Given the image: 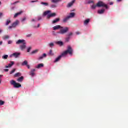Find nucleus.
Wrapping results in <instances>:
<instances>
[{
	"mask_svg": "<svg viewBox=\"0 0 128 128\" xmlns=\"http://www.w3.org/2000/svg\"><path fill=\"white\" fill-rule=\"evenodd\" d=\"M54 30H60V34H66L70 31V28L68 27H64L60 26H56L53 28Z\"/></svg>",
	"mask_w": 128,
	"mask_h": 128,
	"instance_id": "nucleus-1",
	"label": "nucleus"
},
{
	"mask_svg": "<svg viewBox=\"0 0 128 128\" xmlns=\"http://www.w3.org/2000/svg\"><path fill=\"white\" fill-rule=\"evenodd\" d=\"M68 54H72V48L70 46H68L67 50L64 52L60 56L56 58L54 62H60L62 56H66Z\"/></svg>",
	"mask_w": 128,
	"mask_h": 128,
	"instance_id": "nucleus-2",
	"label": "nucleus"
},
{
	"mask_svg": "<svg viewBox=\"0 0 128 128\" xmlns=\"http://www.w3.org/2000/svg\"><path fill=\"white\" fill-rule=\"evenodd\" d=\"M16 44H20V48L21 50H24L26 48V42L24 40H18L16 42Z\"/></svg>",
	"mask_w": 128,
	"mask_h": 128,
	"instance_id": "nucleus-3",
	"label": "nucleus"
},
{
	"mask_svg": "<svg viewBox=\"0 0 128 128\" xmlns=\"http://www.w3.org/2000/svg\"><path fill=\"white\" fill-rule=\"evenodd\" d=\"M20 24V21L16 20L14 22L11 26L8 27V30H12V28H16Z\"/></svg>",
	"mask_w": 128,
	"mask_h": 128,
	"instance_id": "nucleus-4",
	"label": "nucleus"
},
{
	"mask_svg": "<svg viewBox=\"0 0 128 128\" xmlns=\"http://www.w3.org/2000/svg\"><path fill=\"white\" fill-rule=\"evenodd\" d=\"M10 84L12 86H14V88H22V85L20 84L16 83V82L14 80L10 82Z\"/></svg>",
	"mask_w": 128,
	"mask_h": 128,
	"instance_id": "nucleus-5",
	"label": "nucleus"
},
{
	"mask_svg": "<svg viewBox=\"0 0 128 128\" xmlns=\"http://www.w3.org/2000/svg\"><path fill=\"white\" fill-rule=\"evenodd\" d=\"M97 8H106L108 9V5L105 4L104 3L102 2H99L97 4Z\"/></svg>",
	"mask_w": 128,
	"mask_h": 128,
	"instance_id": "nucleus-6",
	"label": "nucleus"
},
{
	"mask_svg": "<svg viewBox=\"0 0 128 128\" xmlns=\"http://www.w3.org/2000/svg\"><path fill=\"white\" fill-rule=\"evenodd\" d=\"M20 53L16 52L12 54L10 56V58H12V56H14V58H20Z\"/></svg>",
	"mask_w": 128,
	"mask_h": 128,
	"instance_id": "nucleus-7",
	"label": "nucleus"
},
{
	"mask_svg": "<svg viewBox=\"0 0 128 128\" xmlns=\"http://www.w3.org/2000/svg\"><path fill=\"white\" fill-rule=\"evenodd\" d=\"M55 16H56V14L53 13V14H51L48 15L47 18L48 20H50V18H54Z\"/></svg>",
	"mask_w": 128,
	"mask_h": 128,
	"instance_id": "nucleus-8",
	"label": "nucleus"
},
{
	"mask_svg": "<svg viewBox=\"0 0 128 128\" xmlns=\"http://www.w3.org/2000/svg\"><path fill=\"white\" fill-rule=\"evenodd\" d=\"M60 22V18H57L52 21V24H58V22Z\"/></svg>",
	"mask_w": 128,
	"mask_h": 128,
	"instance_id": "nucleus-9",
	"label": "nucleus"
},
{
	"mask_svg": "<svg viewBox=\"0 0 128 128\" xmlns=\"http://www.w3.org/2000/svg\"><path fill=\"white\" fill-rule=\"evenodd\" d=\"M70 17L67 16L66 18H65L63 20H62V22L64 24H66V22H68V21L70 20Z\"/></svg>",
	"mask_w": 128,
	"mask_h": 128,
	"instance_id": "nucleus-10",
	"label": "nucleus"
},
{
	"mask_svg": "<svg viewBox=\"0 0 128 128\" xmlns=\"http://www.w3.org/2000/svg\"><path fill=\"white\" fill-rule=\"evenodd\" d=\"M14 64V62H11L10 64H8V66H6V68H12Z\"/></svg>",
	"mask_w": 128,
	"mask_h": 128,
	"instance_id": "nucleus-11",
	"label": "nucleus"
},
{
	"mask_svg": "<svg viewBox=\"0 0 128 128\" xmlns=\"http://www.w3.org/2000/svg\"><path fill=\"white\" fill-rule=\"evenodd\" d=\"M22 12H24L21 11L18 13H16V14H15V15L14 16V18H18V16H20V14H22Z\"/></svg>",
	"mask_w": 128,
	"mask_h": 128,
	"instance_id": "nucleus-12",
	"label": "nucleus"
},
{
	"mask_svg": "<svg viewBox=\"0 0 128 128\" xmlns=\"http://www.w3.org/2000/svg\"><path fill=\"white\" fill-rule=\"evenodd\" d=\"M74 16H76V13H74V12L70 13V16H68V17L70 18H74Z\"/></svg>",
	"mask_w": 128,
	"mask_h": 128,
	"instance_id": "nucleus-13",
	"label": "nucleus"
},
{
	"mask_svg": "<svg viewBox=\"0 0 128 128\" xmlns=\"http://www.w3.org/2000/svg\"><path fill=\"white\" fill-rule=\"evenodd\" d=\"M74 2H76V0H73L71 2H70L68 4V8H71V6H74Z\"/></svg>",
	"mask_w": 128,
	"mask_h": 128,
	"instance_id": "nucleus-14",
	"label": "nucleus"
},
{
	"mask_svg": "<svg viewBox=\"0 0 128 128\" xmlns=\"http://www.w3.org/2000/svg\"><path fill=\"white\" fill-rule=\"evenodd\" d=\"M44 65L43 64H39L37 66H36V68H44Z\"/></svg>",
	"mask_w": 128,
	"mask_h": 128,
	"instance_id": "nucleus-15",
	"label": "nucleus"
},
{
	"mask_svg": "<svg viewBox=\"0 0 128 128\" xmlns=\"http://www.w3.org/2000/svg\"><path fill=\"white\" fill-rule=\"evenodd\" d=\"M104 12H106V10L104 9H102V10H98V14H104Z\"/></svg>",
	"mask_w": 128,
	"mask_h": 128,
	"instance_id": "nucleus-16",
	"label": "nucleus"
},
{
	"mask_svg": "<svg viewBox=\"0 0 128 128\" xmlns=\"http://www.w3.org/2000/svg\"><path fill=\"white\" fill-rule=\"evenodd\" d=\"M44 58H46V54H44L42 56H40L38 58L39 60H44Z\"/></svg>",
	"mask_w": 128,
	"mask_h": 128,
	"instance_id": "nucleus-17",
	"label": "nucleus"
},
{
	"mask_svg": "<svg viewBox=\"0 0 128 128\" xmlns=\"http://www.w3.org/2000/svg\"><path fill=\"white\" fill-rule=\"evenodd\" d=\"M24 76H22V77H20L18 79V82H22L24 81Z\"/></svg>",
	"mask_w": 128,
	"mask_h": 128,
	"instance_id": "nucleus-18",
	"label": "nucleus"
},
{
	"mask_svg": "<svg viewBox=\"0 0 128 128\" xmlns=\"http://www.w3.org/2000/svg\"><path fill=\"white\" fill-rule=\"evenodd\" d=\"M62 0H52V2L54 4H58V2H62Z\"/></svg>",
	"mask_w": 128,
	"mask_h": 128,
	"instance_id": "nucleus-19",
	"label": "nucleus"
},
{
	"mask_svg": "<svg viewBox=\"0 0 128 128\" xmlns=\"http://www.w3.org/2000/svg\"><path fill=\"white\" fill-rule=\"evenodd\" d=\"M50 11L45 12L43 14V16H48V14H50Z\"/></svg>",
	"mask_w": 128,
	"mask_h": 128,
	"instance_id": "nucleus-20",
	"label": "nucleus"
},
{
	"mask_svg": "<svg viewBox=\"0 0 128 128\" xmlns=\"http://www.w3.org/2000/svg\"><path fill=\"white\" fill-rule=\"evenodd\" d=\"M56 44H58V46H64V43L62 42H56Z\"/></svg>",
	"mask_w": 128,
	"mask_h": 128,
	"instance_id": "nucleus-21",
	"label": "nucleus"
},
{
	"mask_svg": "<svg viewBox=\"0 0 128 128\" xmlns=\"http://www.w3.org/2000/svg\"><path fill=\"white\" fill-rule=\"evenodd\" d=\"M10 24H12V21L10 20H7L6 24V26H8Z\"/></svg>",
	"mask_w": 128,
	"mask_h": 128,
	"instance_id": "nucleus-22",
	"label": "nucleus"
},
{
	"mask_svg": "<svg viewBox=\"0 0 128 128\" xmlns=\"http://www.w3.org/2000/svg\"><path fill=\"white\" fill-rule=\"evenodd\" d=\"M90 23V19H87L84 22V24L88 25Z\"/></svg>",
	"mask_w": 128,
	"mask_h": 128,
	"instance_id": "nucleus-23",
	"label": "nucleus"
},
{
	"mask_svg": "<svg viewBox=\"0 0 128 128\" xmlns=\"http://www.w3.org/2000/svg\"><path fill=\"white\" fill-rule=\"evenodd\" d=\"M18 76H22V73H17L15 74L14 77L15 78H18Z\"/></svg>",
	"mask_w": 128,
	"mask_h": 128,
	"instance_id": "nucleus-24",
	"label": "nucleus"
},
{
	"mask_svg": "<svg viewBox=\"0 0 128 128\" xmlns=\"http://www.w3.org/2000/svg\"><path fill=\"white\" fill-rule=\"evenodd\" d=\"M41 4H42V6H48V3L47 2H41Z\"/></svg>",
	"mask_w": 128,
	"mask_h": 128,
	"instance_id": "nucleus-25",
	"label": "nucleus"
},
{
	"mask_svg": "<svg viewBox=\"0 0 128 128\" xmlns=\"http://www.w3.org/2000/svg\"><path fill=\"white\" fill-rule=\"evenodd\" d=\"M2 60H8V55H4L2 57Z\"/></svg>",
	"mask_w": 128,
	"mask_h": 128,
	"instance_id": "nucleus-26",
	"label": "nucleus"
},
{
	"mask_svg": "<svg viewBox=\"0 0 128 128\" xmlns=\"http://www.w3.org/2000/svg\"><path fill=\"white\" fill-rule=\"evenodd\" d=\"M3 40H8L10 38V36H5L2 38Z\"/></svg>",
	"mask_w": 128,
	"mask_h": 128,
	"instance_id": "nucleus-27",
	"label": "nucleus"
},
{
	"mask_svg": "<svg viewBox=\"0 0 128 128\" xmlns=\"http://www.w3.org/2000/svg\"><path fill=\"white\" fill-rule=\"evenodd\" d=\"M48 46H50V48H54V44L53 42L50 43L48 44Z\"/></svg>",
	"mask_w": 128,
	"mask_h": 128,
	"instance_id": "nucleus-28",
	"label": "nucleus"
},
{
	"mask_svg": "<svg viewBox=\"0 0 128 128\" xmlns=\"http://www.w3.org/2000/svg\"><path fill=\"white\" fill-rule=\"evenodd\" d=\"M28 64V61L25 60V61H24V62H22V66H27Z\"/></svg>",
	"mask_w": 128,
	"mask_h": 128,
	"instance_id": "nucleus-29",
	"label": "nucleus"
},
{
	"mask_svg": "<svg viewBox=\"0 0 128 128\" xmlns=\"http://www.w3.org/2000/svg\"><path fill=\"white\" fill-rule=\"evenodd\" d=\"M48 54L50 56H54V54L52 52V50H50Z\"/></svg>",
	"mask_w": 128,
	"mask_h": 128,
	"instance_id": "nucleus-30",
	"label": "nucleus"
},
{
	"mask_svg": "<svg viewBox=\"0 0 128 128\" xmlns=\"http://www.w3.org/2000/svg\"><path fill=\"white\" fill-rule=\"evenodd\" d=\"M97 7H98V4H96V5H93L92 6V10H96V8Z\"/></svg>",
	"mask_w": 128,
	"mask_h": 128,
	"instance_id": "nucleus-31",
	"label": "nucleus"
},
{
	"mask_svg": "<svg viewBox=\"0 0 128 128\" xmlns=\"http://www.w3.org/2000/svg\"><path fill=\"white\" fill-rule=\"evenodd\" d=\"M4 102L2 100H0V106H4Z\"/></svg>",
	"mask_w": 128,
	"mask_h": 128,
	"instance_id": "nucleus-32",
	"label": "nucleus"
},
{
	"mask_svg": "<svg viewBox=\"0 0 128 128\" xmlns=\"http://www.w3.org/2000/svg\"><path fill=\"white\" fill-rule=\"evenodd\" d=\"M57 7H58V6L56 4H52L51 6L52 8H56Z\"/></svg>",
	"mask_w": 128,
	"mask_h": 128,
	"instance_id": "nucleus-33",
	"label": "nucleus"
},
{
	"mask_svg": "<svg viewBox=\"0 0 128 128\" xmlns=\"http://www.w3.org/2000/svg\"><path fill=\"white\" fill-rule=\"evenodd\" d=\"M74 34L72 32H70L68 34V36L70 38V36H72Z\"/></svg>",
	"mask_w": 128,
	"mask_h": 128,
	"instance_id": "nucleus-34",
	"label": "nucleus"
},
{
	"mask_svg": "<svg viewBox=\"0 0 128 128\" xmlns=\"http://www.w3.org/2000/svg\"><path fill=\"white\" fill-rule=\"evenodd\" d=\"M34 74H35L34 72H30V76H32V77H34Z\"/></svg>",
	"mask_w": 128,
	"mask_h": 128,
	"instance_id": "nucleus-35",
	"label": "nucleus"
},
{
	"mask_svg": "<svg viewBox=\"0 0 128 128\" xmlns=\"http://www.w3.org/2000/svg\"><path fill=\"white\" fill-rule=\"evenodd\" d=\"M16 72V69L13 70L10 72V74H14V72Z\"/></svg>",
	"mask_w": 128,
	"mask_h": 128,
	"instance_id": "nucleus-36",
	"label": "nucleus"
},
{
	"mask_svg": "<svg viewBox=\"0 0 128 128\" xmlns=\"http://www.w3.org/2000/svg\"><path fill=\"white\" fill-rule=\"evenodd\" d=\"M31 50H32V47H30V48L27 50L28 52H30Z\"/></svg>",
	"mask_w": 128,
	"mask_h": 128,
	"instance_id": "nucleus-37",
	"label": "nucleus"
},
{
	"mask_svg": "<svg viewBox=\"0 0 128 128\" xmlns=\"http://www.w3.org/2000/svg\"><path fill=\"white\" fill-rule=\"evenodd\" d=\"M70 37H68V38H66V42H70Z\"/></svg>",
	"mask_w": 128,
	"mask_h": 128,
	"instance_id": "nucleus-38",
	"label": "nucleus"
},
{
	"mask_svg": "<svg viewBox=\"0 0 128 128\" xmlns=\"http://www.w3.org/2000/svg\"><path fill=\"white\" fill-rule=\"evenodd\" d=\"M26 18H23V19L22 20V22H26Z\"/></svg>",
	"mask_w": 128,
	"mask_h": 128,
	"instance_id": "nucleus-39",
	"label": "nucleus"
},
{
	"mask_svg": "<svg viewBox=\"0 0 128 128\" xmlns=\"http://www.w3.org/2000/svg\"><path fill=\"white\" fill-rule=\"evenodd\" d=\"M42 16H39L38 18V21L40 22V20H42Z\"/></svg>",
	"mask_w": 128,
	"mask_h": 128,
	"instance_id": "nucleus-40",
	"label": "nucleus"
},
{
	"mask_svg": "<svg viewBox=\"0 0 128 128\" xmlns=\"http://www.w3.org/2000/svg\"><path fill=\"white\" fill-rule=\"evenodd\" d=\"M38 52V50H34L32 52V54H36V52Z\"/></svg>",
	"mask_w": 128,
	"mask_h": 128,
	"instance_id": "nucleus-41",
	"label": "nucleus"
},
{
	"mask_svg": "<svg viewBox=\"0 0 128 128\" xmlns=\"http://www.w3.org/2000/svg\"><path fill=\"white\" fill-rule=\"evenodd\" d=\"M12 44V41L10 40L8 42V44Z\"/></svg>",
	"mask_w": 128,
	"mask_h": 128,
	"instance_id": "nucleus-42",
	"label": "nucleus"
},
{
	"mask_svg": "<svg viewBox=\"0 0 128 128\" xmlns=\"http://www.w3.org/2000/svg\"><path fill=\"white\" fill-rule=\"evenodd\" d=\"M18 2H20L18 1L16 2H14V3L12 4V5L16 4H18Z\"/></svg>",
	"mask_w": 128,
	"mask_h": 128,
	"instance_id": "nucleus-43",
	"label": "nucleus"
},
{
	"mask_svg": "<svg viewBox=\"0 0 128 128\" xmlns=\"http://www.w3.org/2000/svg\"><path fill=\"white\" fill-rule=\"evenodd\" d=\"M38 0H36V1H32L31 2V3L32 4H34V2H38Z\"/></svg>",
	"mask_w": 128,
	"mask_h": 128,
	"instance_id": "nucleus-44",
	"label": "nucleus"
},
{
	"mask_svg": "<svg viewBox=\"0 0 128 128\" xmlns=\"http://www.w3.org/2000/svg\"><path fill=\"white\" fill-rule=\"evenodd\" d=\"M36 72V69H32L31 70V72Z\"/></svg>",
	"mask_w": 128,
	"mask_h": 128,
	"instance_id": "nucleus-45",
	"label": "nucleus"
},
{
	"mask_svg": "<svg viewBox=\"0 0 128 128\" xmlns=\"http://www.w3.org/2000/svg\"><path fill=\"white\" fill-rule=\"evenodd\" d=\"M26 66H27L29 70H30V65L27 64Z\"/></svg>",
	"mask_w": 128,
	"mask_h": 128,
	"instance_id": "nucleus-46",
	"label": "nucleus"
},
{
	"mask_svg": "<svg viewBox=\"0 0 128 128\" xmlns=\"http://www.w3.org/2000/svg\"><path fill=\"white\" fill-rule=\"evenodd\" d=\"M76 34H77V36H78V35L80 34V32H76Z\"/></svg>",
	"mask_w": 128,
	"mask_h": 128,
	"instance_id": "nucleus-47",
	"label": "nucleus"
},
{
	"mask_svg": "<svg viewBox=\"0 0 128 128\" xmlns=\"http://www.w3.org/2000/svg\"><path fill=\"white\" fill-rule=\"evenodd\" d=\"M4 72H8V69H5Z\"/></svg>",
	"mask_w": 128,
	"mask_h": 128,
	"instance_id": "nucleus-48",
	"label": "nucleus"
},
{
	"mask_svg": "<svg viewBox=\"0 0 128 128\" xmlns=\"http://www.w3.org/2000/svg\"><path fill=\"white\" fill-rule=\"evenodd\" d=\"M94 3V1H90L88 2V4H93Z\"/></svg>",
	"mask_w": 128,
	"mask_h": 128,
	"instance_id": "nucleus-49",
	"label": "nucleus"
},
{
	"mask_svg": "<svg viewBox=\"0 0 128 128\" xmlns=\"http://www.w3.org/2000/svg\"><path fill=\"white\" fill-rule=\"evenodd\" d=\"M2 44H3L2 41L0 42V46H2Z\"/></svg>",
	"mask_w": 128,
	"mask_h": 128,
	"instance_id": "nucleus-50",
	"label": "nucleus"
},
{
	"mask_svg": "<svg viewBox=\"0 0 128 128\" xmlns=\"http://www.w3.org/2000/svg\"><path fill=\"white\" fill-rule=\"evenodd\" d=\"M122 0H117V2H120Z\"/></svg>",
	"mask_w": 128,
	"mask_h": 128,
	"instance_id": "nucleus-51",
	"label": "nucleus"
},
{
	"mask_svg": "<svg viewBox=\"0 0 128 128\" xmlns=\"http://www.w3.org/2000/svg\"><path fill=\"white\" fill-rule=\"evenodd\" d=\"M1 16H2V13H0V18H1Z\"/></svg>",
	"mask_w": 128,
	"mask_h": 128,
	"instance_id": "nucleus-52",
	"label": "nucleus"
},
{
	"mask_svg": "<svg viewBox=\"0 0 128 128\" xmlns=\"http://www.w3.org/2000/svg\"><path fill=\"white\" fill-rule=\"evenodd\" d=\"M40 26V24H38L37 28H38Z\"/></svg>",
	"mask_w": 128,
	"mask_h": 128,
	"instance_id": "nucleus-53",
	"label": "nucleus"
},
{
	"mask_svg": "<svg viewBox=\"0 0 128 128\" xmlns=\"http://www.w3.org/2000/svg\"><path fill=\"white\" fill-rule=\"evenodd\" d=\"M2 30H0V34H2Z\"/></svg>",
	"mask_w": 128,
	"mask_h": 128,
	"instance_id": "nucleus-54",
	"label": "nucleus"
},
{
	"mask_svg": "<svg viewBox=\"0 0 128 128\" xmlns=\"http://www.w3.org/2000/svg\"><path fill=\"white\" fill-rule=\"evenodd\" d=\"M110 6H112V4H114V3L110 2Z\"/></svg>",
	"mask_w": 128,
	"mask_h": 128,
	"instance_id": "nucleus-55",
	"label": "nucleus"
},
{
	"mask_svg": "<svg viewBox=\"0 0 128 128\" xmlns=\"http://www.w3.org/2000/svg\"><path fill=\"white\" fill-rule=\"evenodd\" d=\"M32 22H36V20L33 19V20H32Z\"/></svg>",
	"mask_w": 128,
	"mask_h": 128,
	"instance_id": "nucleus-56",
	"label": "nucleus"
},
{
	"mask_svg": "<svg viewBox=\"0 0 128 128\" xmlns=\"http://www.w3.org/2000/svg\"><path fill=\"white\" fill-rule=\"evenodd\" d=\"M28 37L32 36V34L28 36Z\"/></svg>",
	"mask_w": 128,
	"mask_h": 128,
	"instance_id": "nucleus-57",
	"label": "nucleus"
},
{
	"mask_svg": "<svg viewBox=\"0 0 128 128\" xmlns=\"http://www.w3.org/2000/svg\"><path fill=\"white\" fill-rule=\"evenodd\" d=\"M2 77V75H0V78Z\"/></svg>",
	"mask_w": 128,
	"mask_h": 128,
	"instance_id": "nucleus-58",
	"label": "nucleus"
},
{
	"mask_svg": "<svg viewBox=\"0 0 128 128\" xmlns=\"http://www.w3.org/2000/svg\"><path fill=\"white\" fill-rule=\"evenodd\" d=\"M0 84H2V81L0 80Z\"/></svg>",
	"mask_w": 128,
	"mask_h": 128,
	"instance_id": "nucleus-59",
	"label": "nucleus"
},
{
	"mask_svg": "<svg viewBox=\"0 0 128 128\" xmlns=\"http://www.w3.org/2000/svg\"><path fill=\"white\" fill-rule=\"evenodd\" d=\"M0 4H2V2H0Z\"/></svg>",
	"mask_w": 128,
	"mask_h": 128,
	"instance_id": "nucleus-60",
	"label": "nucleus"
},
{
	"mask_svg": "<svg viewBox=\"0 0 128 128\" xmlns=\"http://www.w3.org/2000/svg\"><path fill=\"white\" fill-rule=\"evenodd\" d=\"M17 66H19V64H17Z\"/></svg>",
	"mask_w": 128,
	"mask_h": 128,
	"instance_id": "nucleus-61",
	"label": "nucleus"
}]
</instances>
